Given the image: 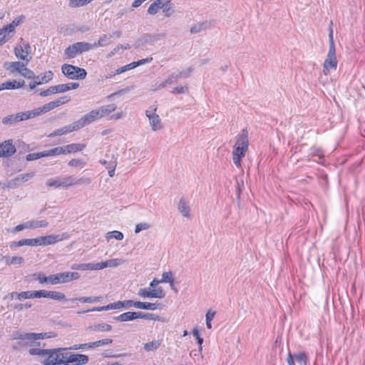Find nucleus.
Returning <instances> with one entry per match:
<instances>
[{"mask_svg":"<svg viewBox=\"0 0 365 365\" xmlns=\"http://www.w3.org/2000/svg\"><path fill=\"white\" fill-rule=\"evenodd\" d=\"M162 0L154 1L148 9V14L150 15H155L160 9H161Z\"/></svg>","mask_w":365,"mask_h":365,"instance_id":"obj_37","label":"nucleus"},{"mask_svg":"<svg viewBox=\"0 0 365 365\" xmlns=\"http://www.w3.org/2000/svg\"><path fill=\"white\" fill-rule=\"evenodd\" d=\"M46 284H58V277L56 274H51L47 277Z\"/></svg>","mask_w":365,"mask_h":365,"instance_id":"obj_61","label":"nucleus"},{"mask_svg":"<svg viewBox=\"0 0 365 365\" xmlns=\"http://www.w3.org/2000/svg\"><path fill=\"white\" fill-rule=\"evenodd\" d=\"M78 130H79V127L76 121L70 125H68L63 126L61 128L55 130L53 132H52L51 133H50L48 135V137L53 138V137H56V136L63 135L68 134L69 133L76 131Z\"/></svg>","mask_w":365,"mask_h":365,"instance_id":"obj_14","label":"nucleus"},{"mask_svg":"<svg viewBox=\"0 0 365 365\" xmlns=\"http://www.w3.org/2000/svg\"><path fill=\"white\" fill-rule=\"evenodd\" d=\"M46 184L48 187H61V178H50L46 181Z\"/></svg>","mask_w":365,"mask_h":365,"instance_id":"obj_49","label":"nucleus"},{"mask_svg":"<svg viewBox=\"0 0 365 365\" xmlns=\"http://www.w3.org/2000/svg\"><path fill=\"white\" fill-rule=\"evenodd\" d=\"M91 182V179L89 178L82 177L76 180V185H88Z\"/></svg>","mask_w":365,"mask_h":365,"instance_id":"obj_64","label":"nucleus"},{"mask_svg":"<svg viewBox=\"0 0 365 365\" xmlns=\"http://www.w3.org/2000/svg\"><path fill=\"white\" fill-rule=\"evenodd\" d=\"M295 361L299 365H307V356L304 352H299L293 355Z\"/></svg>","mask_w":365,"mask_h":365,"instance_id":"obj_41","label":"nucleus"},{"mask_svg":"<svg viewBox=\"0 0 365 365\" xmlns=\"http://www.w3.org/2000/svg\"><path fill=\"white\" fill-rule=\"evenodd\" d=\"M61 154H64L63 147H56L51 150H44L45 157L58 155Z\"/></svg>","mask_w":365,"mask_h":365,"instance_id":"obj_44","label":"nucleus"},{"mask_svg":"<svg viewBox=\"0 0 365 365\" xmlns=\"http://www.w3.org/2000/svg\"><path fill=\"white\" fill-rule=\"evenodd\" d=\"M117 108L115 104L112 103L106 106H103L97 108L98 111H99V115L101 118H103L106 115H109L110 113L115 111Z\"/></svg>","mask_w":365,"mask_h":365,"instance_id":"obj_31","label":"nucleus"},{"mask_svg":"<svg viewBox=\"0 0 365 365\" xmlns=\"http://www.w3.org/2000/svg\"><path fill=\"white\" fill-rule=\"evenodd\" d=\"M4 66L5 68L11 73L16 72L20 73L21 68L24 67V63L19 61L7 62L4 64Z\"/></svg>","mask_w":365,"mask_h":365,"instance_id":"obj_28","label":"nucleus"},{"mask_svg":"<svg viewBox=\"0 0 365 365\" xmlns=\"http://www.w3.org/2000/svg\"><path fill=\"white\" fill-rule=\"evenodd\" d=\"M161 9L165 17L171 16L175 12L172 0H162Z\"/></svg>","mask_w":365,"mask_h":365,"instance_id":"obj_19","label":"nucleus"},{"mask_svg":"<svg viewBox=\"0 0 365 365\" xmlns=\"http://www.w3.org/2000/svg\"><path fill=\"white\" fill-rule=\"evenodd\" d=\"M156 108H154L152 110H147L145 111V115L148 118L150 125L152 127V130L154 131L158 130L163 128L161 120L158 114L155 113Z\"/></svg>","mask_w":365,"mask_h":365,"instance_id":"obj_12","label":"nucleus"},{"mask_svg":"<svg viewBox=\"0 0 365 365\" xmlns=\"http://www.w3.org/2000/svg\"><path fill=\"white\" fill-rule=\"evenodd\" d=\"M56 274L58 277V284L69 282L78 279L80 277V274L76 272H61Z\"/></svg>","mask_w":365,"mask_h":365,"instance_id":"obj_15","label":"nucleus"},{"mask_svg":"<svg viewBox=\"0 0 365 365\" xmlns=\"http://www.w3.org/2000/svg\"><path fill=\"white\" fill-rule=\"evenodd\" d=\"M48 298L56 301L66 300L65 294L63 292L57 291H49Z\"/></svg>","mask_w":365,"mask_h":365,"instance_id":"obj_43","label":"nucleus"},{"mask_svg":"<svg viewBox=\"0 0 365 365\" xmlns=\"http://www.w3.org/2000/svg\"><path fill=\"white\" fill-rule=\"evenodd\" d=\"M337 59L336 56V48H329L328 54L323 64V73L324 75L329 73L330 69L336 70L337 68Z\"/></svg>","mask_w":365,"mask_h":365,"instance_id":"obj_7","label":"nucleus"},{"mask_svg":"<svg viewBox=\"0 0 365 365\" xmlns=\"http://www.w3.org/2000/svg\"><path fill=\"white\" fill-rule=\"evenodd\" d=\"M63 86L66 88L64 89V92H66L70 90L76 89L79 87V83H69L66 84H63Z\"/></svg>","mask_w":365,"mask_h":365,"instance_id":"obj_62","label":"nucleus"},{"mask_svg":"<svg viewBox=\"0 0 365 365\" xmlns=\"http://www.w3.org/2000/svg\"><path fill=\"white\" fill-rule=\"evenodd\" d=\"M68 237V236L66 233L43 236L44 246L54 245L60 241L67 239Z\"/></svg>","mask_w":365,"mask_h":365,"instance_id":"obj_16","label":"nucleus"},{"mask_svg":"<svg viewBox=\"0 0 365 365\" xmlns=\"http://www.w3.org/2000/svg\"><path fill=\"white\" fill-rule=\"evenodd\" d=\"M31 291H26L21 292H11L10 294L11 297H13L14 295H16V299H31Z\"/></svg>","mask_w":365,"mask_h":365,"instance_id":"obj_47","label":"nucleus"},{"mask_svg":"<svg viewBox=\"0 0 365 365\" xmlns=\"http://www.w3.org/2000/svg\"><path fill=\"white\" fill-rule=\"evenodd\" d=\"M46 357L42 361L43 365H65V351L67 348L48 349Z\"/></svg>","mask_w":365,"mask_h":365,"instance_id":"obj_2","label":"nucleus"},{"mask_svg":"<svg viewBox=\"0 0 365 365\" xmlns=\"http://www.w3.org/2000/svg\"><path fill=\"white\" fill-rule=\"evenodd\" d=\"M70 98L67 96H63L58 98V100L51 101L48 103H46L42 107L37 108V110L38 112V115H41L42 113H45L48 112L49 110H51L64 103L69 101Z\"/></svg>","mask_w":365,"mask_h":365,"instance_id":"obj_9","label":"nucleus"},{"mask_svg":"<svg viewBox=\"0 0 365 365\" xmlns=\"http://www.w3.org/2000/svg\"><path fill=\"white\" fill-rule=\"evenodd\" d=\"M20 74L26 78H34L38 79L39 76H36L35 73L30 69L26 67V65L24 63V67L21 68Z\"/></svg>","mask_w":365,"mask_h":365,"instance_id":"obj_42","label":"nucleus"},{"mask_svg":"<svg viewBox=\"0 0 365 365\" xmlns=\"http://www.w3.org/2000/svg\"><path fill=\"white\" fill-rule=\"evenodd\" d=\"M93 342H94V344H93L94 346L98 347V346H101L110 344H112L113 340L111 339L106 338V339H101V340L93 341Z\"/></svg>","mask_w":365,"mask_h":365,"instance_id":"obj_57","label":"nucleus"},{"mask_svg":"<svg viewBox=\"0 0 365 365\" xmlns=\"http://www.w3.org/2000/svg\"><path fill=\"white\" fill-rule=\"evenodd\" d=\"M45 157L44 151L38 153H29L26 155V160L28 161L35 160L41 158Z\"/></svg>","mask_w":365,"mask_h":365,"instance_id":"obj_52","label":"nucleus"},{"mask_svg":"<svg viewBox=\"0 0 365 365\" xmlns=\"http://www.w3.org/2000/svg\"><path fill=\"white\" fill-rule=\"evenodd\" d=\"M140 312H128L120 314L115 317V319L118 322H128L136 319H139Z\"/></svg>","mask_w":365,"mask_h":365,"instance_id":"obj_20","label":"nucleus"},{"mask_svg":"<svg viewBox=\"0 0 365 365\" xmlns=\"http://www.w3.org/2000/svg\"><path fill=\"white\" fill-rule=\"evenodd\" d=\"M46 333H23L16 331L13 335L14 340L22 341L25 346L34 345L37 340L43 339L46 337Z\"/></svg>","mask_w":365,"mask_h":365,"instance_id":"obj_3","label":"nucleus"},{"mask_svg":"<svg viewBox=\"0 0 365 365\" xmlns=\"http://www.w3.org/2000/svg\"><path fill=\"white\" fill-rule=\"evenodd\" d=\"M102 297H81L70 299L71 301H78L82 303H94L101 301Z\"/></svg>","mask_w":365,"mask_h":365,"instance_id":"obj_35","label":"nucleus"},{"mask_svg":"<svg viewBox=\"0 0 365 365\" xmlns=\"http://www.w3.org/2000/svg\"><path fill=\"white\" fill-rule=\"evenodd\" d=\"M35 173L34 172L24 173L19 175L14 180L15 185H19L20 184L26 182L34 178Z\"/></svg>","mask_w":365,"mask_h":365,"instance_id":"obj_32","label":"nucleus"},{"mask_svg":"<svg viewBox=\"0 0 365 365\" xmlns=\"http://www.w3.org/2000/svg\"><path fill=\"white\" fill-rule=\"evenodd\" d=\"M16 122H18V120H17V119H16V115H10L6 116L2 120V123L5 125L12 124V123H14Z\"/></svg>","mask_w":365,"mask_h":365,"instance_id":"obj_59","label":"nucleus"},{"mask_svg":"<svg viewBox=\"0 0 365 365\" xmlns=\"http://www.w3.org/2000/svg\"><path fill=\"white\" fill-rule=\"evenodd\" d=\"M72 269L77 270H98L97 263H81L74 264L71 266Z\"/></svg>","mask_w":365,"mask_h":365,"instance_id":"obj_30","label":"nucleus"},{"mask_svg":"<svg viewBox=\"0 0 365 365\" xmlns=\"http://www.w3.org/2000/svg\"><path fill=\"white\" fill-rule=\"evenodd\" d=\"M310 157L311 158H309L308 160H312L313 161H315L318 163H321L322 160L324 158V153L320 148L312 147L311 149Z\"/></svg>","mask_w":365,"mask_h":365,"instance_id":"obj_27","label":"nucleus"},{"mask_svg":"<svg viewBox=\"0 0 365 365\" xmlns=\"http://www.w3.org/2000/svg\"><path fill=\"white\" fill-rule=\"evenodd\" d=\"M178 208L181 215L187 218L190 217V207L184 198H181L178 202Z\"/></svg>","mask_w":365,"mask_h":365,"instance_id":"obj_22","label":"nucleus"},{"mask_svg":"<svg viewBox=\"0 0 365 365\" xmlns=\"http://www.w3.org/2000/svg\"><path fill=\"white\" fill-rule=\"evenodd\" d=\"M61 71L66 77L72 80L84 79L87 75V73L84 68L67 63H65L62 66Z\"/></svg>","mask_w":365,"mask_h":365,"instance_id":"obj_4","label":"nucleus"},{"mask_svg":"<svg viewBox=\"0 0 365 365\" xmlns=\"http://www.w3.org/2000/svg\"><path fill=\"white\" fill-rule=\"evenodd\" d=\"M14 31L13 25H6L0 29V36L6 35V33Z\"/></svg>","mask_w":365,"mask_h":365,"instance_id":"obj_63","label":"nucleus"},{"mask_svg":"<svg viewBox=\"0 0 365 365\" xmlns=\"http://www.w3.org/2000/svg\"><path fill=\"white\" fill-rule=\"evenodd\" d=\"M139 318L148 320L162 321L161 317L160 316L152 313L140 312Z\"/></svg>","mask_w":365,"mask_h":365,"instance_id":"obj_48","label":"nucleus"},{"mask_svg":"<svg viewBox=\"0 0 365 365\" xmlns=\"http://www.w3.org/2000/svg\"><path fill=\"white\" fill-rule=\"evenodd\" d=\"M125 261L123 259H108L105 262H98L97 263V269L98 270L103 269L106 267H117L123 264H124Z\"/></svg>","mask_w":365,"mask_h":365,"instance_id":"obj_17","label":"nucleus"},{"mask_svg":"<svg viewBox=\"0 0 365 365\" xmlns=\"http://www.w3.org/2000/svg\"><path fill=\"white\" fill-rule=\"evenodd\" d=\"M32 277L33 279L38 280L41 284L46 283L47 277L43 273H35Z\"/></svg>","mask_w":365,"mask_h":365,"instance_id":"obj_58","label":"nucleus"},{"mask_svg":"<svg viewBox=\"0 0 365 365\" xmlns=\"http://www.w3.org/2000/svg\"><path fill=\"white\" fill-rule=\"evenodd\" d=\"M6 263L9 264H21L24 262L22 257H12L6 259Z\"/></svg>","mask_w":365,"mask_h":365,"instance_id":"obj_53","label":"nucleus"},{"mask_svg":"<svg viewBox=\"0 0 365 365\" xmlns=\"http://www.w3.org/2000/svg\"><path fill=\"white\" fill-rule=\"evenodd\" d=\"M134 307L137 309H146V310H156L161 308V304L159 303H150L136 302L134 304Z\"/></svg>","mask_w":365,"mask_h":365,"instance_id":"obj_23","label":"nucleus"},{"mask_svg":"<svg viewBox=\"0 0 365 365\" xmlns=\"http://www.w3.org/2000/svg\"><path fill=\"white\" fill-rule=\"evenodd\" d=\"M88 361L89 358L86 354L65 351V365H84L88 364Z\"/></svg>","mask_w":365,"mask_h":365,"instance_id":"obj_6","label":"nucleus"},{"mask_svg":"<svg viewBox=\"0 0 365 365\" xmlns=\"http://www.w3.org/2000/svg\"><path fill=\"white\" fill-rule=\"evenodd\" d=\"M48 350V349H37V348H32L30 349L29 351V353L30 355L32 356H46L47 354Z\"/></svg>","mask_w":365,"mask_h":365,"instance_id":"obj_50","label":"nucleus"},{"mask_svg":"<svg viewBox=\"0 0 365 365\" xmlns=\"http://www.w3.org/2000/svg\"><path fill=\"white\" fill-rule=\"evenodd\" d=\"M16 151L12 140H7L0 143V158L10 157Z\"/></svg>","mask_w":365,"mask_h":365,"instance_id":"obj_13","label":"nucleus"},{"mask_svg":"<svg viewBox=\"0 0 365 365\" xmlns=\"http://www.w3.org/2000/svg\"><path fill=\"white\" fill-rule=\"evenodd\" d=\"M53 73L51 71H46L43 73V75L41 76V79L39 80V82H41V84L46 83L48 81H50L53 78Z\"/></svg>","mask_w":365,"mask_h":365,"instance_id":"obj_51","label":"nucleus"},{"mask_svg":"<svg viewBox=\"0 0 365 365\" xmlns=\"http://www.w3.org/2000/svg\"><path fill=\"white\" fill-rule=\"evenodd\" d=\"M117 165V163L115 160L109 162L108 166L106 167V169L108 170V175L112 178L115 175V170Z\"/></svg>","mask_w":365,"mask_h":365,"instance_id":"obj_55","label":"nucleus"},{"mask_svg":"<svg viewBox=\"0 0 365 365\" xmlns=\"http://www.w3.org/2000/svg\"><path fill=\"white\" fill-rule=\"evenodd\" d=\"M68 165L71 167L83 168L85 166L86 163L81 159H72L68 162Z\"/></svg>","mask_w":365,"mask_h":365,"instance_id":"obj_54","label":"nucleus"},{"mask_svg":"<svg viewBox=\"0 0 365 365\" xmlns=\"http://www.w3.org/2000/svg\"><path fill=\"white\" fill-rule=\"evenodd\" d=\"M36 116H38V112L37 110V108H35L32 110H28L16 113V119H17L18 122H20L22 120L35 118Z\"/></svg>","mask_w":365,"mask_h":365,"instance_id":"obj_21","label":"nucleus"},{"mask_svg":"<svg viewBox=\"0 0 365 365\" xmlns=\"http://www.w3.org/2000/svg\"><path fill=\"white\" fill-rule=\"evenodd\" d=\"M65 87L63 86V84H58L56 86H51L48 89L41 91L39 95L41 96H47L51 94H55L57 93H64Z\"/></svg>","mask_w":365,"mask_h":365,"instance_id":"obj_24","label":"nucleus"},{"mask_svg":"<svg viewBox=\"0 0 365 365\" xmlns=\"http://www.w3.org/2000/svg\"><path fill=\"white\" fill-rule=\"evenodd\" d=\"M1 84V88L3 90H5V89L11 90V89L19 88L23 87L24 85V81H9L2 83Z\"/></svg>","mask_w":365,"mask_h":365,"instance_id":"obj_29","label":"nucleus"},{"mask_svg":"<svg viewBox=\"0 0 365 365\" xmlns=\"http://www.w3.org/2000/svg\"><path fill=\"white\" fill-rule=\"evenodd\" d=\"M161 283L168 282L170 284L171 287L174 285V278L171 272H165L162 274V279H160Z\"/></svg>","mask_w":365,"mask_h":365,"instance_id":"obj_46","label":"nucleus"},{"mask_svg":"<svg viewBox=\"0 0 365 365\" xmlns=\"http://www.w3.org/2000/svg\"><path fill=\"white\" fill-rule=\"evenodd\" d=\"M207 27H208L207 22L198 23V24L193 25L190 28V31L191 34H197L199 32H201V31L205 30Z\"/></svg>","mask_w":365,"mask_h":365,"instance_id":"obj_39","label":"nucleus"},{"mask_svg":"<svg viewBox=\"0 0 365 365\" xmlns=\"http://www.w3.org/2000/svg\"><path fill=\"white\" fill-rule=\"evenodd\" d=\"M28 229H37L40 227H46L48 225V222L46 220H30L27 221Z\"/></svg>","mask_w":365,"mask_h":365,"instance_id":"obj_34","label":"nucleus"},{"mask_svg":"<svg viewBox=\"0 0 365 365\" xmlns=\"http://www.w3.org/2000/svg\"><path fill=\"white\" fill-rule=\"evenodd\" d=\"M30 51L31 47L27 43H24L23 45H19L14 48L16 56L19 59L25 61L26 63L31 59V57L28 56Z\"/></svg>","mask_w":365,"mask_h":365,"instance_id":"obj_11","label":"nucleus"},{"mask_svg":"<svg viewBox=\"0 0 365 365\" xmlns=\"http://www.w3.org/2000/svg\"><path fill=\"white\" fill-rule=\"evenodd\" d=\"M123 237H124L123 234L121 232L117 231V230L108 232L106 233V239L108 242L110 241L113 238H114L117 240H122L123 239Z\"/></svg>","mask_w":365,"mask_h":365,"instance_id":"obj_40","label":"nucleus"},{"mask_svg":"<svg viewBox=\"0 0 365 365\" xmlns=\"http://www.w3.org/2000/svg\"><path fill=\"white\" fill-rule=\"evenodd\" d=\"M138 294L143 298H164L165 294L162 287H158L156 289L143 288L140 289Z\"/></svg>","mask_w":365,"mask_h":365,"instance_id":"obj_8","label":"nucleus"},{"mask_svg":"<svg viewBox=\"0 0 365 365\" xmlns=\"http://www.w3.org/2000/svg\"><path fill=\"white\" fill-rule=\"evenodd\" d=\"M182 72L173 73L166 80L160 83L155 88V90H160L161 88L166 87L168 85L177 82L178 79L182 78Z\"/></svg>","mask_w":365,"mask_h":365,"instance_id":"obj_18","label":"nucleus"},{"mask_svg":"<svg viewBox=\"0 0 365 365\" xmlns=\"http://www.w3.org/2000/svg\"><path fill=\"white\" fill-rule=\"evenodd\" d=\"M162 340H153L143 344V349L145 351H156L161 345Z\"/></svg>","mask_w":365,"mask_h":365,"instance_id":"obj_33","label":"nucleus"},{"mask_svg":"<svg viewBox=\"0 0 365 365\" xmlns=\"http://www.w3.org/2000/svg\"><path fill=\"white\" fill-rule=\"evenodd\" d=\"M61 187L66 188L76 185V179L73 176H65L61 178Z\"/></svg>","mask_w":365,"mask_h":365,"instance_id":"obj_38","label":"nucleus"},{"mask_svg":"<svg viewBox=\"0 0 365 365\" xmlns=\"http://www.w3.org/2000/svg\"><path fill=\"white\" fill-rule=\"evenodd\" d=\"M150 227V225L148 223H140L135 226V232L138 233L142 230H148Z\"/></svg>","mask_w":365,"mask_h":365,"instance_id":"obj_60","label":"nucleus"},{"mask_svg":"<svg viewBox=\"0 0 365 365\" xmlns=\"http://www.w3.org/2000/svg\"><path fill=\"white\" fill-rule=\"evenodd\" d=\"M249 140L247 129H243L236 137V143L232 151V160L235 165L241 168V159L248 150Z\"/></svg>","mask_w":365,"mask_h":365,"instance_id":"obj_1","label":"nucleus"},{"mask_svg":"<svg viewBox=\"0 0 365 365\" xmlns=\"http://www.w3.org/2000/svg\"><path fill=\"white\" fill-rule=\"evenodd\" d=\"M114 307H115V306H114L113 303H111L106 306L94 307L93 309H88V311L102 312V311H106V310H109V309H115Z\"/></svg>","mask_w":365,"mask_h":365,"instance_id":"obj_56","label":"nucleus"},{"mask_svg":"<svg viewBox=\"0 0 365 365\" xmlns=\"http://www.w3.org/2000/svg\"><path fill=\"white\" fill-rule=\"evenodd\" d=\"M101 118L99 115V111H98L97 108L92 110L88 113L82 116L79 120L76 121L79 129L83 128L84 126L93 123V121Z\"/></svg>","mask_w":365,"mask_h":365,"instance_id":"obj_10","label":"nucleus"},{"mask_svg":"<svg viewBox=\"0 0 365 365\" xmlns=\"http://www.w3.org/2000/svg\"><path fill=\"white\" fill-rule=\"evenodd\" d=\"M110 35L103 34L100 37L97 42L91 43L92 48H95L99 46H105L110 43Z\"/></svg>","mask_w":365,"mask_h":365,"instance_id":"obj_36","label":"nucleus"},{"mask_svg":"<svg viewBox=\"0 0 365 365\" xmlns=\"http://www.w3.org/2000/svg\"><path fill=\"white\" fill-rule=\"evenodd\" d=\"M112 329V327L106 323L94 324L89 326L87 328L88 331H109Z\"/></svg>","mask_w":365,"mask_h":365,"instance_id":"obj_26","label":"nucleus"},{"mask_svg":"<svg viewBox=\"0 0 365 365\" xmlns=\"http://www.w3.org/2000/svg\"><path fill=\"white\" fill-rule=\"evenodd\" d=\"M92 49L91 43L87 42H77L66 48L64 53L68 58H74L78 54Z\"/></svg>","mask_w":365,"mask_h":365,"instance_id":"obj_5","label":"nucleus"},{"mask_svg":"<svg viewBox=\"0 0 365 365\" xmlns=\"http://www.w3.org/2000/svg\"><path fill=\"white\" fill-rule=\"evenodd\" d=\"M64 150V154H68L71 153H76L81 151L86 148L85 144L81 143H71L65 146H63Z\"/></svg>","mask_w":365,"mask_h":365,"instance_id":"obj_25","label":"nucleus"},{"mask_svg":"<svg viewBox=\"0 0 365 365\" xmlns=\"http://www.w3.org/2000/svg\"><path fill=\"white\" fill-rule=\"evenodd\" d=\"M94 342H88L85 344H74L70 347H67L68 350H78L95 348Z\"/></svg>","mask_w":365,"mask_h":365,"instance_id":"obj_45","label":"nucleus"}]
</instances>
